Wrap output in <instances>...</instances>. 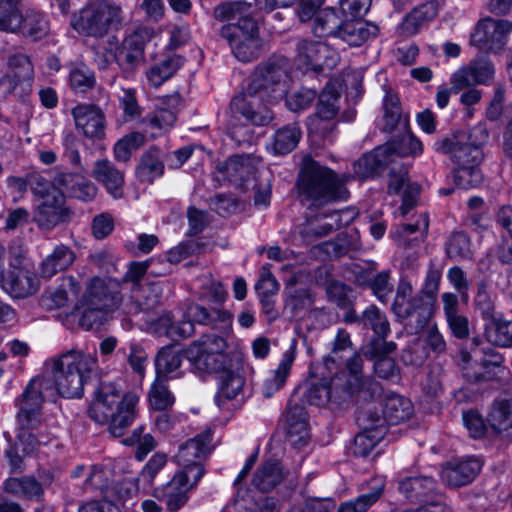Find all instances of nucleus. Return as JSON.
Wrapping results in <instances>:
<instances>
[{"label": "nucleus", "mask_w": 512, "mask_h": 512, "mask_svg": "<svg viewBox=\"0 0 512 512\" xmlns=\"http://www.w3.org/2000/svg\"><path fill=\"white\" fill-rule=\"evenodd\" d=\"M96 362V357L91 353L72 349L54 359L50 371L30 380L22 395L16 399L20 425L18 439L25 454H34L49 442L47 436L34 432L40 424L42 403L54 402L58 396L82 397L84 385Z\"/></svg>", "instance_id": "1"}, {"label": "nucleus", "mask_w": 512, "mask_h": 512, "mask_svg": "<svg viewBox=\"0 0 512 512\" xmlns=\"http://www.w3.org/2000/svg\"><path fill=\"white\" fill-rule=\"evenodd\" d=\"M70 23L80 35L103 38L122 27L123 11L117 4L94 1L75 12Z\"/></svg>", "instance_id": "9"}, {"label": "nucleus", "mask_w": 512, "mask_h": 512, "mask_svg": "<svg viewBox=\"0 0 512 512\" xmlns=\"http://www.w3.org/2000/svg\"><path fill=\"white\" fill-rule=\"evenodd\" d=\"M285 418L287 434L291 444L297 448L306 445L309 439V431L304 408L290 403L287 407Z\"/></svg>", "instance_id": "32"}, {"label": "nucleus", "mask_w": 512, "mask_h": 512, "mask_svg": "<svg viewBox=\"0 0 512 512\" xmlns=\"http://www.w3.org/2000/svg\"><path fill=\"white\" fill-rule=\"evenodd\" d=\"M446 253L449 258L455 260L470 257L471 248L468 236L463 232L454 233L446 244Z\"/></svg>", "instance_id": "59"}, {"label": "nucleus", "mask_w": 512, "mask_h": 512, "mask_svg": "<svg viewBox=\"0 0 512 512\" xmlns=\"http://www.w3.org/2000/svg\"><path fill=\"white\" fill-rule=\"evenodd\" d=\"M252 4L246 1H228L217 5L213 15L219 21H229L221 28V36L230 45L232 53L241 62L255 60L261 52L259 28L252 18Z\"/></svg>", "instance_id": "4"}, {"label": "nucleus", "mask_w": 512, "mask_h": 512, "mask_svg": "<svg viewBox=\"0 0 512 512\" xmlns=\"http://www.w3.org/2000/svg\"><path fill=\"white\" fill-rule=\"evenodd\" d=\"M338 368L336 360L331 356L325 357L320 364L310 366L311 375L319 378V381L312 382L304 393V398L309 404H340L354 393L353 386L347 384L346 374L338 373Z\"/></svg>", "instance_id": "7"}, {"label": "nucleus", "mask_w": 512, "mask_h": 512, "mask_svg": "<svg viewBox=\"0 0 512 512\" xmlns=\"http://www.w3.org/2000/svg\"><path fill=\"white\" fill-rule=\"evenodd\" d=\"M355 217L354 210L344 209L331 211L329 213H319L312 215L310 212L305 222L300 227V235L307 244L313 243L318 238L324 237L347 225Z\"/></svg>", "instance_id": "16"}, {"label": "nucleus", "mask_w": 512, "mask_h": 512, "mask_svg": "<svg viewBox=\"0 0 512 512\" xmlns=\"http://www.w3.org/2000/svg\"><path fill=\"white\" fill-rule=\"evenodd\" d=\"M384 483L381 481L368 493L358 496L354 500L343 502L338 507V512H366L382 496Z\"/></svg>", "instance_id": "49"}, {"label": "nucleus", "mask_w": 512, "mask_h": 512, "mask_svg": "<svg viewBox=\"0 0 512 512\" xmlns=\"http://www.w3.org/2000/svg\"><path fill=\"white\" fill-rule=\"evenodd\" d=\"M371 5V0H340V12L342 17L347 20H360L367 13Z\"/></svg>", "instance_id": "64"}, {"label": "nucleus", "mask_w": 512, "mask_h": 512, "mask_svg": "<svg viewBox=\"0 0 512 512\" xmlns=\"http://www.w3.org/2000/svg\"><path fill=\"white\" fill-rule=\"evenodd\" d=\"M361 322L365 327H370L377 335L376 339H372L370 343L363 348V354L370 359L374 356L391 353L396 349L394 342H386L385 338L390 332L389 322L384 313L376 306H369L361 317Z\"/></svg>", "instance_id": "19"}, {"label": "nucleus", "mask_w": 512, "mask_h": 512, "mask_svg": "<svg viewBox=\"0 0 512 512\" xmlns=\"http://www.w3.org/2000/svg\"><path fill=\"white\" fill-rule=\"evenodd\" d=\"M216 375L218 377V392L215 401L221 408L226 401L235 399L241 393L245 380L234 360Z\"/></svg>", "instance_id": "25"}, {"label": "nucleus", "mask_w": 512, "mask_h": 512, "mask_svg": "<svg viewBox=\"0 0 512 512\" xmlns=\"http://www.w3.org/2000/svg\"><path fill=\"white\" fill-rule=\"evenodd\" d=\"M187 321L184 322L183 327L179 329V336L189 337L193 334V322L199 324H206L209 322L210 314L208 310L198 304H190L186 311Z\"/></svg>", "instance_id": "58"}, {"label": "nucleus", "mask_w": 512, "mask_h": 512, "mask_svg": "<svg viewBox=\"0 0 512 512\" xmlns=\"http://www.w3.org/2000/svg\"><path fill=\"white\" fill-rule=\"evenodd\" d=\"M312 299L308 290H293L285 299V309L289 310L292 317H298L303 311L310 308Z\"/></svg>", "instance_id": "61"}, {"label": "nucleus", "mask_w": 512, "mask_h": 512, "mask_svg": "<svg viewBox=\"0 0 512 512\" xmlns=\"http://www.w3.org/2000/svg\"><path fill=\"white\" fill-rule=\"evenodd\" d=\"M118 100L126 119L132 120L141 115L142 109L138 104L135 88H122Z\"/></svg>", "instance_id": "63"}, {"label": "nucleus", "mask_w": 512, "mask_h": 512, "mask_svg": "<svg viewBox=\"0 0 512 512\" xmlns=\"http://www.w3.org/2000/svg\"><path fill=\"white\" fill-rule=\"evenodd\" d=\"M21 0H0V30L13 33L19 28L21 12L18 3Z\"/></svg>", "instance_id": "52"}, {"label": "nucleus", "mask_w": 512, "mask_h": 512, "mask_svg": "<svg viewBox=\"0 0 512 512\" xmlns=\"http://www.w3.org/2000/svg\"><path fill=\"white\" fill-rule=\"evenodd\" d=\"M45 290L40 305L47 309L71 308L85 330L99 328L108 315L121 310L132 315L156 308L162 298L161 290Z\"/></svg>", "instance_id": "2"}, {"label": "nucleus", "mask_w": 512, "mask_h": 512, "mask_svg": "<svg viewBox=\"0 0 512 512\" xmlns=\"http://www.w3.org/2000/svg\"><path fill=\"white\" fill-rule=\"evenodd\" d=\"M413 414L412 402L396 393H389L383 401L382 416L376 415L372 422L380 427L381 419L390 425H397L409 419Z\"/></svg>", "instance_id": "27"}, {"label": "nucleus", "mask_w": 512, "mask_h": 512, "mask_svg": "<svg viewBox=\"0 0 512 512\" xmlns=\"http://www.w3.org/2000/svg\"><path fill=\"white\" fill-rule=\"evenodd\" d=\"M482 462L479 458L469 456L448 462L441 470L442 481L450 487L469 484L480 472Z\"/></svg>", "instance_id": "23"}, {"label": "nucleus", "mask_w": 512, "mask_h": 512, "mask_svg": "<svg viewBox=\"0 0 512 512\" xmlns=\"http://www.w3.org/2000/svg\"><path fill=\"white\" fill-rule=\"evenodd\" d=\"M377 34L378 27L375 24L362 20H347L343 22L337 37L350 46H361Z\"/></svg>", "instance_id": "36"}, {"label": "nucleus", "mask_w": 512, "mask_h": 512, "mask_svg": "<svg viewBox=\"0 0 512 512\" xmlns=\"http://www.w3.org/2000/svg\"><path fill=\"white\" fill-rule=\"evenodd\" d=\"M42 199L35 212V221L42 229L50 230L62 222L65 217L64 197L60 191Z\"/></svg>", "instance_id": "29"}, {"label": "nucleus", "mask_w": 512, "mask_h": 512, "mask_svg": "<svg viewBox=\"0 0 512 512\" xmlns=\"http://www.w3.org/2000/svg\"><path fill=\"white\" fill-rule=\"evenodd\" d=\"M294 360L295 351L293 348L286 350L282 354L277 367L271 370L263 381L261 391L264 397L270 398L284 387L290 375Z\"/></svg>", "instance_id": "30"}, {"label": "nucleus", "mask_w": 512, "mask_h": 512, "mask_svg": "<svg viewBox=\"0 0 512 512\" xmlns=\"http://www.w3.org/2000/svg\"><path fill=\"white\" fill-rule=\"evenodd\" d=\"M179 105L180 97L177 94L160 98L153 115L147 119L148 124L160 130L170 129L176 122Z\"/></svg>", "instance_id": "34"}, {"label": "nucleus", "mask_w": 512, "mask_h": 512, "mask_svg": "<svg viewBox=\"0 0 512 512\" xmlns=\"http://www.w3.org/2000/svg\"><path fill=\"white\" fill-rule=\"evenodd\" d=\"M480 165L457 166L454 172L455 184L462 189H470L481 184L483 176Z\"/></svg>", "instance_id": "55"}, {"label": "nucleus", "mask_w": 512, "mask_h": 512, "mask_svg": "<svg viewBox=\"0 0 512 512\" xmlns=\"http://www.w3.org/2000/svg\"><path fill=\"white\" fill-rule=\"evenodd\" d=\"M223 171L230 181L244 182L254 175L256 166L250 156L235 155L226 161Z\"/></svg>", "instance_id": "44"}, {"label": "nucleus", "mask_w": 512, "mask_h": 512, "mask_svg": "<svg viewBox=\"0 0 512 512\" xmlns=\"http://www.w3.org/2000/svg\"><path fill=\"white\" fill-rule=\"evenodd\" d=\"M11 73L0 79V99L21 87L22 92L29 91L34 77V68L28 56L15 54L8 61Z\"/></svg>", "instance_id": "21"}, {"label": "nucleus", "mask_w": 512, "mask_h": 512, "mask_svg": "<svg viewBox=\"0 0 512 512\" xmlns=\"http://www.w3.org/2000/svg\"><path fill=\"white\" fill-rule=\"evenodd\" d=\"M429 227V218L427 214H420L413 224H404L393 228L390 231V237L400 246H406L407 237L417 231L426 234Z\"/></svg>", "instance_id": "53"}, {"label": "nucleus", "mask_w": 512, "mask_h": 512, "mask_svg": "<svg viewBox=\"0 0 512 512\" xmlns=\"http://www.w3.org/2000/svg\"><path fill=\"white\" fill-rule=\"evenodd\" d=\"M487 131L476 126L469 133L458 131L435 141L437 153L447 155L457 166L480 165L484 159L481 146L488 140Z\"/></svg>", "instance_id": "10"}, {"label": "nucleus", "mask_w": 512, "mask_h": 512, "mask_svg": "<svg viewBox=\"0 0 512 512\" xmlns=\"http://www.w3.org/2000/svg\"><path fill=\"white\" fill-rule=\"evenodd\" d=\"M344 20L333 8H325L316 14L313 32L319 37H337Z\"/></svg>", "instance_id": "45"}, {"label": "nucleus", "mask_w": 512, "mask_h": 512, "mask_svg": "<svg viewBox=\"0 0 512 512\" xmlns=\"http://www.w3.org/2000/svg\"><path fill=\"white\" fill-rule=\"evenodd\" d=\"M92 176L104 185L107 192L113 198H120L123 195L124 174L117 169L109 160H97L94 164Z\"/></svg>", "instance_id": "31"}, {"label": "nucleus", "mask_w": 512, "mask_h": 512, "mask_svg": "<svg viewBox=\"0 0 512 512\" xmlns=\"http://www.w3.org/2000/svg\"><path fill=\"white\" fill-rule=\"evenodd\" d=\"M438 10L439 5L436 1H428L417 6L405 16L401 29L409 35L417 33L421 26L436 17Z\"/></svg>", "instance_id": "40"}, {"label": "nucleus", "mask_w": 512, "mask_h": 512, "mask_svg": "<svg viewBox=\"0 0 512 512\" xmlns=\"http://www.w3.org/2000/svg\"><path fill=\"white\" fill-rule=\"evenodd\" d=\"M339 60L338 52L323 41L303 39L296 45L294 64L303 73L331 70Z\"/></svg>", "instance_id": "12"}, {"label": "nucleus", "mask_w": 512, "mask_h": 512, "mask_svg": "<svg viewBox=\"0 0 512 512\" xmlns=\"http://www.w3.org/2000/svg\"><path fill=\"white\" fill-rule=\"evenodd\" d=\"M166 463L167 455L165 453H155L142 468L138 475L137 482L141 483L144 489L150 488L155 477L164 468Z\"/></svg>", "instance_id": "54"}, {"label": "nucleus", "mask_w": 512, "mask_h": 512, "mask_svg": "<svg viewBox=\"0 0 512 512\" xmlns=\"http://www.w3.org/2000/svg\"><path fill=\"white\" fill-rule=\"evenodd\" d=\"M512 23L507 20L486 18L478 22L471 35V44L481 50L499 52L507 43Z\"/></svg>", "instance_id": "18"}, {"label": "nucleus", "mask_w": 512, "mask_h": 512, "mask_svg": "<svg viewBox=\"0 0 512 512\" xmlns=\"http://www.w3.org/2000/svg\"><path fill=\"white\" fill-rule=\"evenodd\" d=\"M5 491L25 499L40 500L42 485L33 477L8 478L4 482Z\"/></svg>", "instance_id": "43"}, {"label": "nucleus", "mask_w": 512, "mask_h": 512, "mask_svg": "<svg viewBox=\"0 0 512 512\" xmlns=\"http://www.w3.org/2000/svg\"><path fill=\"white\" fill-rule=\"evenodd\" d=\"M77 130L89 139L102 140L106 134V120L103 111L95 105L79 104L72 111Z\"/></svg>", "instance_id": "22"}, {"label": "nucleus", "mask_w": 512, "mask_h": 512, "mask_svg": "<svg viewBox=\"0 0 512 512\" xmlns=\"http://www.w3.org/2000/svg\"><path fill=\"white\" fill-rule=\"evenodd\" d=\"M204 471L194 468L190 473L179 470L166 484L154 490V496L164 501L169 511H177L186 504L189 493L197 486Z\"/></svg>", "instance_id": "14"}, {"label": "nucleus", "mask_w": 512, "mask_h": 512, "mask_svg": "<svg viewBox=\"0 0 512 512\" xmlns=\"http://www.w3.org/2000/svg\"><path fill=\"white\" fill-rule=\"evenodd\" d=\"M212 435L213 432L210 428L205 429L179 447L178 453L175 455V461L182 467V471L191 474V471L197 467L205 472L202 463L214 448Z\"/></svg>", "instance_id": "17"}, {"label": "nucleus", "mask_w": 512, "mask_h": 512, "mask_svg": "<svg viewBox=\"0 0 512 512\" xmlns=\"http://www.w3.org/2000/svg\"><path fill=\"white\" fill-rule=\"evenodd\" d=\"M346 180V176L340 177L312 159H305L296 187L301 201L309 203V210H312L337 200H346Z\"/></svg>", "instance_id": "6"}, {"label": "nucleus", "mask_w": 512, "mask_h": 512, "mask_svg": "<svg viewBox=\"0 0 512 512\" xmlns=\"http://www.w3.org/2000/svg\"><path fill=\"white\" fill-rule=\"evenodd\" d=\"M486 422L496 434L512 436V397H497L490 404Z\"/></svg>", "instance_id": "26"}, {"label": "nucleus", "mask_w": 512, "mask_h": 512, "mask_svg": "<svg viewBox=\"0 0 512 512\" xmlns=\"http://www.w3.org/2000/svg\"><path fill=\"white\" fill-rule=\"evenodd\" d=\"M184 359L185 350H179L174 346L160 349L155 358L156 378L169 381L182 377L181 366Z\"/></svg>", "instance_id": "28"}, {"label": "nucleus", "mask_w": 512, "mask_h": 512, "mask_svg": "<svg viewBox=\"0 0 512 512\" xmlns=\"http://www.w3.org/2000/svg\"><path fill=\"white\" fill-rule=\"evenodd\" d=\"M283 480V472L280 464L276 461L263 463L253 476V485L261 491L274 489Z\"/></svg>", "instance_id": "42"}, {"label": "nucleus", "mask_w": 512, "mask_h": 512, "mask_svg": "<svg viewBox=\"0 0 512 512\" xmlns=\"http://www.w3.org/2000/svg\"><path fill=\"white\" fill-rule=\"evenodd\" d=\"M143 428L138 427L133 430L132 435L126 438L123 443L126 445H137L135 451V458L138 461H143L145 457L155 448V439L150 434L142 435Z\"/></svg>", "instance_id": "56"}, {"label": "nucleus", "mask_w": 512, "mask_h": 512, "mask_svg": "<svg viewBox=\"0 0 512 512\" xmlns=\"http://www.w3.org/2000/svg\"><path fill=\"white\" fill-rule=\"evenodd\" d=\"M138 401L135 393H123L115 383L102 382L94 392L88 413L98 423L109 422L111 435L120 437L134 421Z\"/></svg>", "instance_id": "5"}, {"label": "nucleus", "mask_w": 512, "mask_h": 512, "mask_svg": "<svg viewBox=\"0 0 512 512\" xmlns=\"http://www.w3.org/2000/svg\"><path fill=\"white\" fill-rule=\"evenodd\" d=\"M153 35L152 28L139 25L128 32L122 43L115 47L112 57L126 78L131 77L144 61L145 47Z\"/></svg>", "instance_id": "11"}, {"label": "nucleus", "mask_w": 512, "mask_h": 512, "mask_svg": "<svg viewBox=\"0 0 512 512\" xmlns=\"http://www.w3.org/2000/svg\"><path fill=\"white\" fill-rule=\"evenodd\" d=\"M462 420L470 436L476 439L482 438L489 428L487 422L484 421L482 415L477 410L464 411Z\"/></svg>", "instance_id": "62"}, {"label": "nucleus", "mask_w": 512, "mask_h": 512, "mask_svg": "<svg viewBox=\"0 0 512 512\" xmlns=\"http://www.w3.org/2000/svg\"><path fill=\"white\" fill-rule=\"evenodd\" d=\"M384 146L391 148L389 158L392 159V163L395 162L396 157L418 156L423 152L421 141L411 133L395 138Z\"/></svg>", "instance_id": "46"}, {"label": "nucleus", "mask_w": 512, "mask_h": 512, "mask_svg": "<svg viewBox=\"0 0 512 512\" xmlns=\"http://www.w3.org/2000/svg\"><path fill=\"white\" fill-rule=\"evenodd\" d=\"M190 370L201 378L216 374L233 360L227 339L217 334H205L185 349Z\"/></svg>", "instance_id": "8"}, {"label": "nucleus", "mask_w": 512, "mask_h": 512, "mask_svg": "<svg viewBox=\"0 0 512 512\" xmlns=\"http://www.w3.org/2000/svg\"><path fill=\"white\" fill-rule=\"evenodd\" d=\"M390 149L389 146H380L363 155L353 165L355 175L359 178H367L380 173L392 163V159L389 158Z\"/></svg>", "instance_id": "33"}, {"label": "nucleus", "mask_w": 512, "mask_h": 512, "mask_svg": "<svg viewBox=\"0 0 512 512\" xmlns=\"http://www.w3.org/2000/svg\"><path fill=\"white\" fill-rule=\"evenodd\" d=\"M289 59L273 55L259 64L246 89L236 95L230 103L233 113L242 115L254 125H265L272 119V113L265 102L282 98L290 80Z\"/></svg>", "instance_id": "3"}, {"label": "nucleus", "mask_w": 512, "mask_h": 512, "mask_svg": "<svg viewBox=\"0 0 512 512\" xmlns=\"http://www.w3.org/2000/svg\"><path fill=\"white\" fill-rule=\"evenodd\" d=\"M69 83L73 90L85 92L95 85V74L85 65L76 66L70 70Z\"/></svg>", "instance_id": "57"}, {"label": "nucleus", "mask_w": 512, "mask_h": 512, "mask_svg": "<svg viewBox=\"0 0 512 512\" xmlns=\"http://www.w3.org/2000/svg\"><path fill=\"white\" fill-rule=\"evenodd\" d=\"M75 261V253L64 244L57 245L40 265L42 277L51 278L60 271L67 269Z\"/></svg>", "instance_id": "37"}, {"label": "nucleus", "mask_w": 512, "mask_h": 512, "mask_svg": "<svg viewBox=\"0 0 512 512\" xmlns=\"http://www.w3.org/2000/svg\"><path fill=\"white\" fill-rule=\"evenodd\" d=\"M300 137L301 131L295 124L277 130L273 145L275 153L286 154L291 152L298 144Z\"/></svg>", "instance_id": "50"}, {"label": "nucleus", "mask_w": 512, "mask_h": 512, "mask_svg": "<svg viewBox=\"0 0 512 512\" xmlns=\"http://www.w3.org/2000/svg\"><path fill=\"white\" fill-rule=\"evenodd\" d=\"M495 68L487 58H478L470 61L468 65L460 67L450 78L452 89L455 92L477 85H490L494 79Z\"/></svg>", "instance_id": "20"}, {"label": "nucleus", "mask_w": 512, "mask_h": 512, "mask_svg": "<svg viewBox=\"0 0 512 512\" xmlns=\"http://www.w3.org/2000/svg\"><path fill=\"white\" fill-rule=\"evenodd\" d=\"M340 94L336 87L327 84L319 95L316 114L308 119V130L310 135L320 136L328 143L333 142L332 133L336 125L331 122L338 113Z\"/></svg>", "instance_id": "15"}, {"label": "nucleus", "mask_w": 512, "mask_h": 512, "mask_svg": "<svg viewBox=\"0 0 512 512\" xmlns=\"http://www.w3.org/2000/svg\"><path fill=\"white\" fill-rule=\"evenodd\" d=\"M58 182L70 197L84 202L93 200L97 194L96 186L81 174L63 173Z\"/></svg>", "instance_id": "35"}, {"label": "nucleus", "mask_w": 512, "mask_h": 512, "mask_svg": "<svg viewBox=\"0 0 512 512\" xmlns=\"http://www.w3.org/2000/svg\"><path fill=\"white\" fill-rule=\"evenodd\" d=\"M400 492L409 500H418L426 505L438 507L442 497L436 493L435 480L427 476L408 477L399 484Z\"/></svg>", "instance_id": "24"}, {"label": "nucleus", "mask_w": 512, "mask_h": 512, "mask_svg": "<svg viewBox=\"0 0 512 512\" xmlns=\"http://www.w3.org/2000/svg\"><path fill=\"white\" fill-rule=\"evenodd\" d=\"M489 338L502 347H512V321L493 319Z\"/></svg>", "instance_id": "60"}, {"label": "nucleus", "mask_w": 512, "mask_h": 512, "mask_svg": "<svg viewBox=\"0 0 512 512\" xmlns=\"http://www.w3.org/2000/svg\"><path fill=\"white\" fill-rule=\"evenodd\" d=\"M435 299L434 290H397L392 310L402 320L415 317L417 327H422L432 314Z\"/></svg>", "instance_id": "13"}, {"label": "nucleus", "mask_w": 512, "mask_h": 512, "mask_svg": "<svg viewBox=\"0 0 512 512\" xmlns=\"http://www.w3.org/2000/svg\"><path fill=\"white\" fill-rule=\"evenodd\" d=\"M183 64L184 58L180 55L173 54L166 57L146 71L148 84L154 88L160 87L164 82L173 77Z\"/></svg>", "instance_id": "38"}, {"label": "nucleus", "mask_w": 512, "mask_h": 512, "mask_svg": "<svg viewBox=\"0 0 512 512\" xmlns=\"http://www.w3.org/2000/svg\"><path fill=\"white\" fill-rule=\"evenodd\" d=\"M145 143V135L140 132H131L119 139L113 148L117 161L127 162L133 150L139 149Z\"/></svg>", "instance_id": "51"}, {"label": "nucleus", "mask_w": 512, "mask_h": 512, "mask_svg": "<svg viewBox=\"0 0 512 512\" xmlns=\"http://www.w3.org/2000/svg\"><path fill=\"white\" fill-rule=\"evenodd\" d=\"M384 429L377 425L376 428H366L358 433L354 439L352 452L357 457H366L382 440Z\"/></svg>", "instance_id": "48"}, {"label": "nucleus", "mask_w": 512, "mask_h": 512, "mask_svg": "<svg viewBox=\"0 0 512 512\" xmlns=\"http://www.w3.org/2000/svg\"><path fill=\"white\" fill-rule=\"evenodd\" d=\"M167 380L154 379L149 389L148 398L150 407L156 411H163L171 407L175 402V397L169 390Z\"/></svg>", "instance_id": "47"}, {"label": "nucleus", "mask_w": 512, "mask_h": 512, "mask_svg": "<svg viewBox=\"0 0 512 512\" xmlns=\"http://www.w3.org/2000/svg\"><path fill=\"white\" fill-rule=\"evenodd\" d=\"M164 173V164L161 152L158 149H150L145 152L136 169V175L141 182L153 183Z\"/></svg>", "instance_id": "41"}, {"label": "nucleus", "mask_w": 512, "mask_h": 512, "mask_svg": "<svg viewBox=\"0 0 512 512\" xmlns=\"http://www.w3.org/2000/svg\"><path fill=\"white\" fill-rule=\"evenodd\" d=\"M19 22V28H16L13 33L34 40L41 39L49 30L48 21L43 13L34 9H27L24 13L21 12Z\"/></svg>", "instance_id": "39"}]
</instances>
